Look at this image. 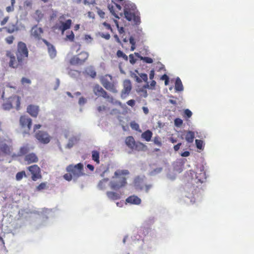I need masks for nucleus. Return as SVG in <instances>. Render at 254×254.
Wrapping results in <instances>:
<instances>
[{"instance_id":"f03ea898","label":"nucleus","mask_w":254,"mask_h":254,"mask_svg":"<svg viewBox=\"0 0 254 254\" xmlns=\"http://www.w3.org/2000/svg\"><path fill=\"white\" fill-rule=\"evenodd\" d=\"M125 2L124 11L125 18L128 21L133 22L134 25H139L141 22L140 13L136 7L129 2Z\"/></svg>"},{"instance_id":"0eeeda50","label":"nucleus","mask_w":254,"mask_h":254,"mask_svg":"<svg viewBox=\"0 0 254 254\" xmlns=\"http://www.w3.org/2000/svg\"><path fill=\"white\" fill-rule=\"evenodd\" d=\"M35 137L39 142L43 144H48L51 140V136L49 133L43 130H38L35 133Z\"/></svg>"},{"instance_id":"393cba45","label":"nucleus","mask_w":254,"mask_h":254,"mask_svg":"<svg viewBox=\"0 0 254 254\" xmlns=\"http://www.w3.org/2000/svg\"><path fill=\"white\" fill-rule=\"evenodd\" d=\"M107 197L111 200H115L121 198L120 194L117 192L108 191L106 192Z\"/></svg>"},{"instance_id":"338daca9","label":"nucleus","mask_w":254,"mask_h":254,"mask_svg":"<svg viewBox=\"0 0 254 254\" xmlns=\"http://www.w3.org/2000/svg\"><path fill=\"white\" fill-rule=\"evenodd\" d=\"M102 37L105 38L106 40H109L110 38V35L108 33L106 34H102L101 35Z\"/></svg>"},{"instance_id":"9d476101","label":"nucleus","mask_w":254,"mask_h":254,"mask_svg":"<svg viewBox=\"0 0 254 254\" xmlns=\"http://www.w3.org/2000/svg\"><path fill=\"white\" fill-rule=\"evenodd\" d=\"M11 141L2 140L0 141V151L3 153L10 155L12 151Z\"/></svg>"},{"instance_id":"ea45409f","label":"nucleus","mask_w":254,"mask_h":254,"mask_svg":"<svg viewBox=\"0 0 254 254\" xmlns=\"http://www.w3.org/2000/svg\"><path fill=\"white\" fill-rule=\"evenodd\" d=\"M145 147V145L141 142L135 143L134 148L133 149L136 150H140L143 149Z\"/></svg>"},{"instance_id":"7ed1b4c3","label":"nucleus","mask_w":254,"mask_h":254,"mask_svg":"<svg viewBox=\"0 0 254 254\" xmlns=\"http://www.w3.org/2000/svg\"><path fill=\"white\" fill-rule=\"evenodd\" d=\"M66 171L68 173L65 174L63 176L65 180L70 181L72 179L76 180L84 174L83 172V165L81 163L74 165H69L66 167Z\"/></svg>"},{"instance_id":"9b49d317","label":"nucleus","mask_w":254,"mask_h":254,"mask_svg":"<svg viewBox=\"0 0 254 254\" xmlns=\"http://www.w3.org/2000/svg\"><path fill=\"white\" fill-rule=\"evenodd\" d=\"M101 84L107 90L114 93L118 92L115 84L114 82L109 81L107 79L103 77L101 81Z\"/></svg>"},{"instance_id":"58836bf2","label":"nucleus","mask_w":254,"mask_h":254,"mask_svg":"<svg viewBox=\"0 0 254 254\" xmlns=\"http://www.w3.org/2000/svg\"><path fill=\"white\" fill-rule=\"evenodd\" d=\"M117 56L118 58H122L126 61L128 60V57L121 50L117 51Z\"/></svg>"},{"instance_id":"72a5a7b5","label":"nucleus","mask_w":254,"mask_h":254,"mask_svg":"<svg viewBox=\"0 0 254 254\" xmlns=\"http://www.w3.org/2000/svg\"><path fill=\"white\" fill-rule=\"evenodd\" d=\"M109 181V179H104L100 181L98 184V187L100 190H104L107 188V184Z\"/></svg>"},{"instance_id":"4be33fe9","label":"nucleus","mask_w":254,"mask_h":254,"mask_svg":"<svg viewBox=\"0 0 254 254\" xmlns=\"http://www.w3.org/2000/svg\"><path fill=\"white\" fill-rule=\"evenodd\" d=\"M200 173H196V179L197 180V183H203L206 179L205 172L203 170H200Z\"/></svg>"},{"instance_id":"4468645a","label":"nucleus","mask_w":254,"mask_h":254,"mask_svg":"<svg viewBox=\"0 0 254 254\" xmlns=\"http://www.w3.org/2000/svg\"><path fill=\"white\" fill-rule=\"evenodd\" d=\"M10 103L12 104V108H15L16 110H19L20 105V98L16 95L13 96L8 98Z\"/></svg>"},{"instance_id":"4c0bfd02","label":"nucleus","mask_w":254,"mask_h":254,"mask_svg":"<svg viewBox=\"0 0 254 254\" xmlns=\"http://www.w3.org/2000/svg\"><path fill=\"white\" fill-rule=\"evenodd\" d=\"M114 22L116 24V26L118 29V32L120 34H122L125 33L124 28L123 27H120L119 26L118 21L116 19H114Z\"/></svg>"},{"instance_id":"680f3d73","label":"nucleus","mask_w":254,"mask_h":254,"mask_svg":"<svg viewBox=\"0 0 254 254\" xmlns=\"http://www.w3.org/2000/svg\"><path fill=\"white\" fill-rule=\"evenodd\" d=\"M106 109V107L105 106H100L98 107L97 110L98 112H101L103 111H105Z\"/></svg>"},{"instance_id":"ddd939ff","label":"nucleus","mask_w":254,"mask_h":254,"mask_svg":"<svg viewBox=\"0 0 254 254\" xmlns=\"http://www.w3.org/2000/svg\"><path fill=\"white\" fill-rule=\"evenodd\" d=\"M43 33L42 28L38 27L37 25L34 26L31 31V34L35 39L40 40L41 38V34Z\"/></svg>"},{"instance_id":"09e8293b","label":"nucleus","mask_w":254,"mask_h":254,"mask_svg":"<svg viewBox=\"0 0 254 254\" xmlns=\"http://www.w3.org/2000/svg\"><path fill=\"white\" fill-rule=\"evenodd\" d=\"M162 80L165 81V85H167L169 84V78L167 74H164L160 78Z\"/></svg>"},{"instance_id":"bb28decb","label":"nucleus","mask_w":254,"mask_h":254,"mask_svg":"<svg viewBox=\"0 0 254 254\" xmlns=\"http://www.w3.org/2000/svg\"><path fill=\"white\" fill-rule=\"evenodd\" d=\"M3 28L5 29L8 33H12L18 30L16 25L13 23H10L8 27H5Z\"/></svg>"},{"instance_id":"a878e982","label":"nucleus","mask_w":254,"mask_h":254,"mask_svg":"<svg viewBox=\"0 0 254 254\" xmlns=\"http://www.w3.org/2000/svg\"><path fill=\"white\" fill-rule=\"evenodd\" d=\"M153 133L151 131L148 129L141 134V137L145 141L149 142L151 140Z\"/></svg>"},{"instance_id":"f704fd0d","label":"nucleus","mask_w":254,"mask_h":254,"mask_svg":"<svg viewBox=\"0 0 254 254\" xmlns=\"http://www.w3.org/2000/svg\"><path fill=\"white\" fill-rule=\"evenodd\" d=\"M130 127L133 130H135L139 132H141V130L140 129L139 125L135 123L134 121L131 122L130 124Z\"/></svg>"},{"instance_id":"603ef678","label":"nucleus","mask_w":254,"mask_h":254,"mask_svg":"<svg viewBox=\"0 0 254 254\" xmlns=\"http://www.w3.org/2000/svg\"><path fill=\"white\" fill-rule=\"evenodd\" d=\"M21 82L23 85H24L25 84H30L31 83V80L30 79L26 78L25 77L22 78Z\"/></svg>"},{"instance_id":"e433bc0d","label":"nucleus","mask_w":254,"mask_h":254,"mask_svg":"<svg viewBox=\"0 0 254 254\" xmlns=\"http://www.w3.org/2000/svg\"><path fill=\"white\" fill-rule=\"evenodd\" d=\"M2 107L3 109L5 110H9L12 108V104L10 103L8 99L5 103L3 104Z\"/></svg>"},{"instance_id":"aec40b11","label":"nucleus","mask_w":254,"mask_h":254,"mask_svg":"<svg viewBox=\"0 0 254 254\" xmlns=\"http://www.w3.org/2000/svg\"><path fill=\"white\" fill-rule=\"evenodd\" d=\"M72 21L71 19H67L65 22H61V25L59 27V29L62 33L64 31L70 28Z\"/></svg>"},{"instance_id":"a18cd8bd","label":"nucleus","mask_w":254,"mask_h":254,"mask_svg":"<svg viewBox=\"0 0 254 254\" xmlns=\"http://www.w3.org/2000/svg\"><path fill=\"white\" fill-rule=\"evenodd\" d=\"M183 121L180 118H176L174 120V124L176 127H181L183 125Z\"/></svg>"},{"instance_id":"dca6fc26","label":"nucleus","mask_w":254,"mask_h":254,"mask_svg":"<svg viewBox=\"0 0 254 254\" xmlns=\"http://www.w3.org/2000/svg\"><path fill=\"white\" fill-rule=\"evenodd\" d=\"M39 109L38 106H35L33 105H30L27 108V112L32 117H37L38 113H39Z\"/></svg>"},{"instance_id":"6e6d98bb","label":"nucleus","mask_w":254,"mask_h":254,"mask_svg":"<svg viewBox=\"0 0 254 254\" xmlns=\"http://www.w3.org/2000/svg\"><path fill=\"white\" fill-rule=\"evenodd\" d=\"M132 77L135 79V81L138 83H140L142 82V80L140 77H139L136 74H133L132 75Z\"/></svg>"},{"instance_id":"5fc2aeb1","label":"nucleus","mask_w":254,"mask_h":254,"mask_svg":"<svg viewBox=\"0 0 254 254\" xmlns=\"http://www.w3.org/2000/svg\"><path fill=\"white\" fill-rule=\"evenodd\" d=\"M140 77L142 81L147 82L148 80L147 75L145 73H141L140 74Z\"/></svg>"},{"instance_id":"f257e3e1","label":"nucleus","mask_w":254,"mask_h":254,"mask_svg":"<svg viewBox=\"0 0 254 254\" xmlns=\"http://www.w3.org/2000/svg\"><path fill=\"white\" fill-rule=\"evenodd\" d=\"M16 58L10 51H6V56L9 59V66L16 68L21 66L28 56V50L26 44L22 42H19L15 53Z\"/></svg>"},{"instance_id":"6ab92c4d","label":"nucleus","mask_w":254,"mask_h":254,"mask_svg":"<svg viewBox=\"0 0 254 254\" xmlns=\"http://www.w3.org/2000/svg\"><path fill=\"white\" fill-rule=\"evenodd\" d=\"M115 6L117 8V10H115V7L114 5H109L108 8L113 15H114L116 18L119 19L120 17L119 16V11H121L122 9V6L117 3H115Z\"/></svg>"},{"instance_id":"2eb2a0df","label":"nucleus","mask_w":254,"mask_h":254,"mask_svg":"<svg viewBox=\"0 0 254 254\" xmlns=\"http://www.w3.org/2000/svg\"><path fill=\"white\" fill-rule=\"evenodd\" d=\"M126 202L130 204L139 205L141 202V200L137 196L132 195L128 196L126 199Z\"/></svg>"},{"instance_id":"69168bd1","label":"nucleus","mask_w":254,"mask_h":254,"mask_svg":"<svg viewBox=\"0 0 254 254\" xmlns=\"http://www.w3.org/2000/svg\"><path fill=\"white\" fill-rule=\"evenodd\" d=\"M190 155V152L188 151H185L181 153V156L183 157H188Z\"/></svg>"},{"instance_id":"6e6552de","label":"nucleus","mask_w":254,"mask_h":254,"mask_svg":"<svg viewBox=\"0 0 254 254\" xmlns=\"http://www.w3.org/2000/svg\"><path fill=\"white\" fill-rule=\"evenodd\" d=\"M27 169L32 174L31 179L33 181H36L38 179L42 178L41 174V169L37 165H33L29 166Z\"/></svg>"},{"instance_id":"864d4df0","label":"nucleus","mask_w":254,"mask_h":254,"mask_svg":"<svg viewBox=\"0 0 254 254\" xmlns=\"http://www.w3.org/2000/svg\"><path fill=\"white\" fill-rule=\"evenodd\" d=\"M129 62L131 64H134L136 63V60L134 58L133 54L129 55Z\"/></svg>"},{"instance_id":"f8f14e48","label":"nucleus","mask_w":254,"mask_h":254,"mask_svg":"<svg viewBox=\"0 0 254 254\" xmlns=\"http://www.w3.org/2000/svg\"><path fill=\"white\" fill-rule=\"evenodd\" d=\"M20 123L22 127H27L29 130L32 126V120L25 116H22L20 118Z\"/></svg>"},{"instance_id":"79ce46f5","label":"nucleus","mask_w":254,"mask_h":254,"mask_svg":"<svg viewBox=\"0 0 254 254\" xmlns=\"http://www.w3.org/2000/svg\"><path fill=\"white\" fill-rule=\"evenodd\" d=\"M15 2V0H11V5L10 6H7L6 8V11L8 12H12L14 10V4Z\"/></svg>"},{"instance_id":"4d7b16f0","label":"nucleus","mask_w":254,"mask_h":254,"mask_svg":"<svg viewBox=\"0 0 254 254\" xmlns=\"http://www.w3.org/2000/svg\"><path fill=\"white\" fill-rule=\"evenodd\" d=\"M86 102V99L82 97H80L78 101V103L80 105L84 104Z\"/></svg>"},{"instance_id":"8fccbe9b","label":"nucleus","mask_w":254,"mask_h":254,"mask_svg":"<svg viewBox=\"0 0 254 254\" xmlns=\"http://www.w3.org/2000/svg\"><path fill=\"white\" fill-rule=\"evenodd\" d=\"M154 142L155 144L159 146H161L162 145V142L160 140V138L159 136H155L154 138Z\"/></svg>"},{"instance_id":"3c124183","label":"nucleus","mask_w":254,"mask_h":254,"mask_svg":"<svg viewBox=\"0 0 254 254\" xmlns=\"http://www.w3.org/2000/svg\"><path fill=\"white\" fill-rule=\"evenodd\" d=\"M192 116V112L189 109H186L184 111V117H186L188 118H190Z\"/></svg>"},{"instance_id":"052dcab7","label":"nucleus","mask_w":254,"mask_h":254,"mask_svg":"<svg viewBox=\"0 0 254 254\" xmlns=\"http://www.w3.org/2000/svg\"><path fill=\"white\" fill-rule=\"evenodd\" d=\"M103 24L106 27V28L108 29V30H111L112 32L113 31V29L110 25V24H109V23L105 22L103 23Z\"/></svg>"},{"instance_id":"39448f33","label":"nucleus","mask_w":254,"mask_h":254,"mask_svg":"<svg viewBox=\"0 0 254 254\" xmlns=\"http://www.w3.org/2000/svg\"><path fill=\"white\" fill-rule=\"evenodd\" d=\"M115 177H113V180L110 182L109 185L111 189L117 190L126 185V178L118 172L115 173Z\"/></svg>"},{"instance_id":"b1692460","label":"nucleus","mask_w":254,"mask_h":254,"mask_svg":"<svg viewBox=\"0 0 254 254\" xmlns=\"http://www.w3.org/2000/svg\"><path fill=\"white\" fill-rule=\"evenodd\" d=\"M195 137L194 132L192 131H186L185 134V139L188 143H192Z\"/></svg>"},{"instance_id":"1a4fd4ad","label":"nucleus","mask_w":254,"mask_h":254,"mask_svg":"<svg viewBox=\"0 0 254 254\" xmlns=\"http://www.w3.org/2000/svg\"><path fill=\"white\" fill-rule=\"evenodd\" d=\"M145 178V176L143 177L137 176L136 177L134 181V186L136 188L139 189L140 190H142L144 189L145 192H148L149 190L152 188L151 185H146L144 187L141 186V184L144 182V179Z\"/></svg>"},{"instance_id":"37998d69","label":"nucleus","mask_w":254,"mask_h":254,"mask_svg":"<svg viewBox=\"0 0 254 254\" xmlns=\"http://www.w3.org/2000/svg\"><path fill=\"white\" fill-rule=\"evenodd\" d=\"M195 144H196V147L198 149H203V142L202 140H200V139H196L195 140Z\"/></svg>"},{"instance_id":"412c9836","label":"nucleus","mask_w":254,"mask_h":254,"mask_svg":"<svg viewBox=\"0 0 254 254\" xmlns=\"http://www.w3.org/2000/svg\"><path fill=\"white\" fill-rule=\"evenodd\" d=\"M131 89V82L129 80H126L124 82V89L122 90V94H128Z\"/></svg>"},{"instance_id":"f3484780","label":"nucleus","mask_w":254,"mask_h":254,"mask_svg":"<svg viewBox=\"0 0 254 254\" xmlns=\"http://www.w3.org/2000/svg\"><path fill=\"white\" fill-rule=\"evenodd\" d=\"M24 160L29 164L37 163L38 161V158L35 153H31L25 155Z\"/></svg>"},{"instance_id":"c9c22d12","label":"nucleus","mask_w":254,"mask_h":254,"mask_svg":"<svg viewBox=\"0 0 254 254\" xmlns=\"http://www.w3.org/2000/svg\"><path fill=\"white\" fill-rule=\"evenodd\" d=\"M26 175L24 171H22L18 172L16 175V180L17 181H20L23 177H26Z\"/></svg>"},{"instance_id":"5701e85b","label":"nucleus","mask_w":254,"mask_h":254,"mask_svg":"<svg viewBox=\"0 0 254 254\" xmlns=\"http://www.w3.org/2000/svg\"><path fill=\"white\" fill-rule=\"evenodd\" d=\"M126 144L130 149H133L134 148L135 141L134 138L131 136H129L126 138Z\"/></svg>"},{"instance_id":"c756f323","label":"nucleus","mask_w":254,"mask_h":254,"mask_svg":"<svg viewBox=\"0 0 254 254\" xmlns=\"http://www.w3.org/2000/svg\"><path fill=\"white\" fill-rule=\"evenodd\" d=\"M30 151V148L28 145H24L20 147L18 152V156H23L26 154Z\"/></svg>"},{"instance_id":"a19ab883","label":"nucleus","mask_w":254,"mask_h":254,"mask_svg":"<svg viewBox=\"0 0 254 254\" xmlns=\"http://www.w3.org/2000/svg\"><path fill=\"white\" fill-rule=\"evenodd\" d=\"M47 185V183L46 182H44V183H41L40 185H39L36 187V190L37 191H41L43 190L46 189Z\"/></svg>"},{"instance_id":"a211bd4d","label":"nucleus","mask_w":254,"mask_h":254,"mask_svg":"<svg viewBox=\"0 0 254 254\" xmlns=\"http://www.w3.org/2000/svg\"><path fill=\"white\" fill-rule=\"evenodd\" d=\"M43 42L47 45L48 49V53L52 58H54L56 56V50L53 45L50 44L45 39H42Z\"/></svg>"},{"instance_id":"de8ad7c7","label":"nucleus","mask_w":254,"mask_h":254,"mask_svg":"<svg viewBox=\"0 0 254 254\" xmlns=\"http://www.w3.org/2000/svg\"><path fill=\"white\" fill-rule=\"evenodd\" d=\"M66 40H68L71 42H72L74 41V34L73 33L72 31H70V33L69 34L67 35L66 36Z\"/></svg>"},{"instance_id":"bf43d9fd","label":"nucleus","mask_w":254,"mask_h":254,"mask_svg":"<svg viewBox=\"0 0 254 254\" xmlns=\"http://www.w3.org/2000/svg\"><path fill=\"white\" fill-rule=\"evenodd\" d=\"M127 104L131 107H133L135 105V101L133 99L128 100L127 102Z\"/></svg>"},{"instance_id":"423d86ee","label":"nucleus","mask_w":254,"mask_h":254,"mask_svg":"<svg viewBox=\"0 0 254 254\" xmlns=\"http://www.w3.org/2000/svg\"><path fill=\"white\" fill-rule=\"evenodd\" d=\"M89 54L85 51H82L79 54L73 56L69 61L70 64L73 65H82L88 59Z\"/></svg>"},{"instance_id":"7c9ffc66","label":"nucleus","mask_w":254,"mask_h":254,"mask_svg":"<svg viewBox=\"0 0 254 254\" xmlns=\"http://www.w3.org/2000/svg\"><path fill=\"white\" fill-rule=\"evenodd\" d=\"M44 17V14L40 10H36L35 12L34 18L35 20L39 22L41 21Z\"/></svg>"},{"instance_id":"473e14b6","label":"nucleus","mask_w":254,"mask_h":254,"mask_svg":"<svg viewBox=\"0 0 254 254\" xmlns=\"http://www.w3.org/2000/svg\"><path fill=\"white\" fill-rule=\"evenodd\" d=\"M92 158L97 164H99V152L96 150L92 151Z\"/></svg>"},{"instance_id":"e2e57ef3","label":"nucleus","mask_w":254,"mask_h":254,"mask_svg":"<svg viewBox=\"0 0 254 254\" xmlns=\"http://www.w3.org/2000/svg\"><path fill=\"white\" fill-rule=\"evenodd\" d=\"M53 13L52 15L50 16V19H53L55 18L57 15V11L55 10H52Z\"/></svg>"},{"instance_id":"c85d7f7f","label":"nucleus","mask_w":254,"mask_h":254,"mask_svg":"<svg viewBox=\"0 0 254 254\" xmlns=\"http://www.w3.org/2000/svg\"><path fill=\"white\" fill-rule=\"evenodd\" d=\"M85 71L87 75L93 78L96 76V72L92 66L87 67Z\"/></svg>"},{"instance_id":"20e7f679","label":"nucleus","mask_w":254,"mask_h":254,"mask_svg":"<svg viewBox=\"0 0 254 254\" xmlns=\"http://www.w3.org/2000/svg\"><path fill=\"white\" fill-rule=\"evenodd\" d=\"M93 91L96 96L99 97H102L107 100L110 103L113 105H118L121 107H123L121 102L114 99L112 96H110L108 93L99 84H96L93 87Z\"/></svg>"},{"instance_id":"0e129e2a","label":"nucleus","mask_w":254,"mask_h":254,"mask_svg":"<svg viewBox=\"0 0 254 254\" xmlns=\"http://www.w3.org/2000/svg\"><path fill=\"white\" fill-rule=\"evenodd\" d=\"M182 145V143H178L177 145H175L174 146V149L175 151H177L179 150L180 148V146H181Z\"/></svg>"},{"instance_id":"c03bdc74","label":"nucleus","mask_w":254,"mask_h":254,"mask_svg":"<svg viewBox=\"0 0 254 254\" xmlns=\"http://www.w3.org/2000/svg\"><path fill=\"white\" fill-rule=\"evenodd\" d=\"M156 70L158 71H160L162 70H165V66L161 63L158 62L156 63Z\"/></svg>"},{"instance_id":"49530a36","label":"nucleus","mask_w":254,"mask_h":254,"mask_svg":"<svg viewBox=\"0 0 254 254\" xmlns=\"http://www.w3.org/2000/svg\"><path fill=\"white\" fill-rule=\"evenodd\" d=\"M14 40V37L13 36H9L6 37L5 39V41L6 43L9 45L13 43V41Z\"/></svg>"},{"instance_id":"13d9d810","label":"nucleus","mask_w":254,"mask_h":254,"mask_svg":"<svg viewBox=\"0 0 254 254\" xmlns=\"http://www.w3.org/2000/svg\"><path fill=\"white\" fill-rule=\"evenodd\" d=\"M8 19H9V17L8 16L5 17L3 19V20L1 21L0 25L1 26H3V25H5L7 22Z\"/></svg>"},{"instance_id":"cd10ccee","label":"nucleus","mask_w":254,"mask_h":254,"mask_svg":"<svg viewBox=\"0 0 254 254\" xmlns=\"http://www.w3.org/2000/svg\"><path fill=\"white\" fill-rule=\"evenodd\" d=\"M175 89L177 91H182L184 89L182 82L179 77H177L176 80Z\"/></svg>"},{"instance_id":"774afa93","label":"nucleus","mask_w":254,"mask_h":254,"mask_svg":"<svg viewBox=\"0 0 254 254\" xmlns=\"http://www.w3.org/2000/svg\"><path fill=\"white\" fill-rule=\"evenodd\" d=\"M98 13L99 15L102 18H104L105 14V12L101 10H98Z\"/></svg>"},{"instance_id":"2f4dec72","label":"nucleus","mask_w":254,"mask_h":254,"mask_svg":"<svg viewBox=\"0 0 254 254\" xmlns=\"http://www.w3.org/2000/svg\"><path fill=\"white\" fill-rule=\"evenodd\" d=\"M134 54L136 57L140 58V59L141 60H142L143 62H145L146 63L151 64L153 62L152 59H151V58L147 57H143L140 56L138 53H135Z\"/></svg>"}]
</instances>
